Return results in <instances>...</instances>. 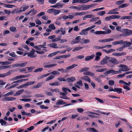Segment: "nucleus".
I'll return each instance as SVG.
<instances>
[{"label":"nucleus","mask_w":132,"mask_h":132,"mask_svg":"<svg viewBox=\"0 0 132 132\" xmlns=\"http://www.w3.org/2000/svg\"><path fill=\"white\" fill-rule=\"evenodd\" d=\"M107 66L109 67H113L115 65L119 63V61L116 58L112 57H109L108 61Z\"/></svg>","instance_id":"obj_1"},{"label":"nucleus","mask_w":132,"mask_h":132,"mask_svg":"<svg viewBox=\"0 0 132 132\" xmlns=\"http://www.w3.org/2000/svg\"><path fill=\"white\" fill-rule=\"evenodd\" d=\"M95 5V4L91 5H84L80 6L79 10H85L89 9L90 8L93 7Z\"/></svg>","instance_id":"obj_2"},{"label":"nucleus","mask_w":132,"mask_h":132,"mask_svg":"<svg viewBox=\"0 0 132 132\" xmlns=\"http://www.w3.org/2000/svg\"><path fill=\"white\" fill-rule=\"evenodd\" d=\"M118 67L119 68H122L119 69L121 72L126 71L130 70V69L128 67L127 65L124 64H120L118 66Z\"/></svg>","instance_id":"obj_3"},{"label":"nucleus","mask_w":132,"mask_h":132,"mask_svg":"<svg viewBox=\"0 0 132 132\" xmlns=\"http://www.w3.org/2000/svg\"><path fill=\"white\" fill-rule=\"evenodd\" d=\"M111 32V31L109 29H106V31H97L94 32V33L96 35L103 34L105 35L107 34H110Z\"/></svg>","instance_id":"obj_4"},{"label":"nucleus","mask_w":132,"mask_h":132,"mask_svg":"<svg viewBox=\"0 0 132 132\" xmlns=\"http://www.w3.org/2000/svg\"><path fill=\"white\" fill-rule=\"evenodd\" d=\"M35 51L33 49H32L30 52L28 53V57L31 58L35 57L37 56V55L35 54Z\"/></svg>","instance_id":"obj_5"},{"label":"nucleus","mask_w":132,"mask_h":132,"mask_svg":"<svg viewBox=\"0 0 132 132\" xmlns=\"http://www.w3.org/2000/svg\"><path fill=\"white\" fill-rule=\"evenodd\" d=\"M109 56H105L101 60L100 62V64L101 65H104L106 63L107 65L108 61V60Z\"/></svg>","instance_id":"obj_6"},{"label":"nucleus","mask_w":132,"mask_h":132,"mask_svg":"<svg viewBox=\"0 0 132 132\" xmlns=\"http://www.w3.org/2000/svg\"><path fill=\"white\" fill-rule=\"evenodd\" d=\"M16 99L15 98L11 97H4L2 98L1 100L2 101H12L15 100Z\"/></svg>","instance_id":"obj_7"},{"label":"nucleus","mask_w":132,"mask_h":132,"mask_svg":"<svg viewBox=\"0 0 132 132\" xmlns=\"http://www.w3.org/2000/svg\"><path fill=\"white\" fill-rule=\"evenodd\" d=\"M123 31L125 33V35H124V36H128L131 35V30L125 29L123 30Z\"/></svg>","instance_id":"obj_8"},{"label":"nucleus","mask_w":132,"mask_h":132,"mask_svg":"<svg viewBox=\"0 0 132 132\" xmlns=\"http://www.w3.org/2000/svg\"><path fill=\"white\" fill-rule=\"evenodd\" d=\"M78 65L77 64H72L71 65L69 66L66 67L65 69L66 73H68L69 72L68 70L71 69L73 68H74L77 66Z\"/></svg>","instance_id":"obj_9"},{"label":"nucleus","mask_w":132,"mask_h":132,"mask_svg":"<svg viewBox=\"0 0 132 132\" xmlns=\"http://www.w3.org/2000/svg\"><path fill=\"white\" fill-rule=\"evenodd\" d=\"M123 44H124L123 47L124 48L129 47L132 44V41L128 42L127 41H126L123 42Z\"/></svg>","instance_id":"obj_10"},{"label":"nucleus","mask_w":132,"mask_h":132,"mask_svg":"<svg viewBox=\"0 0 132 132\" xmlns=\"http://www.w3.org/2000/svg\"><path fill=\"white\" fill-rule=\"evenodd\" d=\"M114 40V39L113 38H109L100 40H98V42L101 43H107L113 41Z\"/></svg>","instance_id":"obj_11"},{"label":"nucleus","mask_w":132,"mask_h":132,"mask_svg":"<svg viewBox=\"0 0 132 132\" xmlns=\"http://www.w3.org/2000/svg\"><path fill=\"white\" fill-rule=\"evenodd\" d=\"M81 39V37L78 36L76 37L74 40L71 42V44H75L79 42L80 40Z\"/></svg>","instance_id":"obj_12"},{"label":"nucleus","mask_w":132,"mask_h":132,"mask_svg":"<svg viewBox=\"0 0 132 132\" xmlns=\"http://www.w3.org/2000/svg\"><path fill=\"white\" fill-rule=\"evenodd\" d=\"M50 7L52 8H55L57 9H60V8H62V7L63 5L61 4L60 3H56L55 5L51 6Z\"/></svg>","instance_id":"obj_13"},{"label":"nucleus","mask_w":132,"mask_h":132,"mask_svg":"<svg viewBox=\"0 0 132 132\" xmlns=\"http://www.w3.org/2000/svg\"><path fill=\"white\" fill-rule=\"evenodd\" d=\"M81 79L86 81H88L89 83H90L91 81L90 78L87 76H84L81 78Z\"/></svg>","instance_id":"obj_14"},{"label":"nucleus","mask_w":132,"mask_h":132,"mask_svg":"<svg viewBox=\"0 0 132 132\" xmlns=\"http://www.w3.org/2000/svg\"><path fill=\"white\" fill-rule=\"evenodd\" d=\"M67 103V102L63 101V100L60 99L57 100V102L55 103V104L56 105H63Z\"/></svg>","instance_id":"obj_15"},{"label":"nucleus","mask_w":132,"mask_h":132,"mask_svg":"<svg viewBox=\"0 0 132 132\" xmlns=\"http://www.w3.org/2000/svg\"><path fill=\"white\" fill-rule=\"evenodd\" d=\"M102 54V53L100 52L96 53L95 60L96 61L99 60L100 59V56H101Z\"/></svg>","instance_id":"obj_16"},{"label":"nucleus","mask_w":132,"mask_h":132,"mask_svg":"<svg viewBox=\"0 0 132 132\" xmlns=\"http://www.w3.org/2000/svg\"><path fill=\"white\" fill-rule=\"evenodd\" d=\"M89 30L87 28H86L82 30L81 32L80 33V34L81 35H86L88 34V32H87Z\"/></svg>","instance_id":"obj_17"},{"label":"nucleus","mask_w":132,"mask_h":132,"mask_svg":"<svg viewBox=\"0 0 132 132\" xmlns=\"http://www.w3.org/2000/svg\"><path fill=\"white\" fill-rule=\"evenodd\" d=\"M126 53L125 52H122L121 53H113L112 55L116 56H120L126 54Z\"/></svg>","instance_id":"obj_18"},{"label":"nucleus","mask_w":132,"mask_h":132,"mask_svg":"<svg viewBox=\"0 0 132 132\" xmlns=\"http://www.w3.org/2000/svg\"><path fill=\"white\" fill-rule=\"evenodd\" d=\"M86 130L88 132H91V131L93 132H98L94 128H86Z\"/></svg>","instance_id":"obj_19"},{"label":"nucleus","mask_w":132,"mask_h":132,"mask_svg":"<svg viewBox=\"0 0 132 132\" xmlns=\"http://www.w3.org/2000/svg\"><path fill=\"white\" fill-rule=\"evenodd\" d=\"M43 83L42 82H40L38 83L36 85L33 86L32 87V89H37L41 87L42 86Z\"/></svg>","instance_id":"obj_20"},{"label":"nucleus","mask_w":132,"mask_h":132,"mask_svg":"<svg viewBox=\"0 0 132 132\" xmlns=\"http://www.w3.org/2000/svg\"><path fill=\"white\" fill-rule=\"evenodd\" d=\"M76 79L74 77H71L67 78L66 80L67 82H73V81H75Z\"/></svg>","instance_id":"obj_21"},{"label":"nucleus","mask_w":132,"mask_h":132,"mask_svg":"<svg viewBox=\"0 0 132 132\" xmlns=\"http://www.w3.org/2000/svg\"><path fill=\"white\" fill-rule=\"evenodd\" d=\"M83 74L84 75H88L91 76H93L95 75L94 73H92L88 71H87L84 72L83 73Z\"/></svg>","instance_id":"obj_22"},{"label":"nucleus","mask_w":132,"mask_h":132,"mask_svg":"<svg viewBox=\"0 0 132 132\" xmlns=\"http://www.w3.org/2000/svg\"><path fill=\"white\" fill-rule=\"evenodd\" d=\"M48 46L52 48H58V47L57 44L55 43H53L51 44H49L48 45Z\"/></svg>","instance_id":"obj_23"},{"label":"nucleus","mask_w":132,"mask_h":132,"mask_svg":"<svg viewBox=\"0 0 132 132\" xmlns=\"http://www.w3.org/2000/svg\"><path fill=\"white\" fill-rule=\"evenodd\" d=\"M95 56V55L93 54L90 56H88L85 57V60L86 61H88L93 59Z\"/></svg>","instance_id":"obj_24"},{"label":"nucleus","mask_w":132,"mask_h":132,"mask_svg":"<svg viewBox=\"0 0 132 132\" xmlns=\"http://www.w3.org/2000/svg\"><path fill=\"white\" fill-rule=\"evenodd\" d=\"M24 91V90L23 89H20L17 91L16 93L14 95V96H18L21 94Z\"/></svg>","instance_id":"obj_25"},{"label":"nucleus","mask_w":132,"mask_h":132,"mask_svg":"<svg viewBox=\"0 0 132 132\" xmlns=\"http://www.w3.org/2000/svg\"><path fill=\"white\" fill-rule=\"evenodd\" d=\"M60 52V51H57L52 53H51L49 54L48 56L49 57H52L53 56H55Z\"/></svg>","instance_id":"obj_26"},{"label":"nucleus","mask_w":132,"mask_h":132,"mask_svg":"<svg viewBox=\"0 0 132 132\" xmlns=\"http://www.w3.org/2000/svg\"><path fill=\"white\" fill-rule=\"evenodd\" d=\"M35 82V81H29L27 82L26 83L24 84V85L26 87L30 85H32Z\"/></svg>","instance_id":"obj_27"},{"label":"nucleus","mask_w":132,"mask_h":132,"mask_svg":"<svg viewBox=\"0 0 132 132\" xmlns=\"http://www.w3.org/2000/svg\"><path fill=\"white\" fill-rule=\"evenodd\" d=\"M57 65L56 64H50L46 65H45L44 66V67L46 68H50L53 67H54Z\"/></svg>","instance_id":"obj_28"},{"label":"nucleus","mask_w":132,"mask_h":132,"mask_svg":"<svg viewBox=\"0 0 132 132\" xmlns=\"http://www.w3.org/2000/svg\"><path fill=\"white\" fill-rule=\"evenodd\" d=\"M13 94V91H11L10 92H9L6 93V94L4 95L3 96L4 97H8L10 95H12Z\"/></svg>","instance_id":"obj_29"},{"label":"nucleus","mask_w":132,"mask_h":132,"mask_svg":"<svg viewBox=\"0 0 132 132\" xmlns=\"http://www.w3.org/2000/svg\"><path fill=\"white\" fill-rule=\"evenodd\" d=\"M89 69V68L87 67L82 68H81V69L79 71L81 72H85L88 71Z\"/></svg>","instance_id":"obj_30"},{"label":"nucleus","mask_w":132,"mask_h":132,"mask_svg":"<svg viewBox=\"0 0 132 132\" xmlns=\"http://www.w3.org/2000/svg\"><path fill=\"white\" fill-rule=\"evenodd\" d=\"M62 89L63 92L67 93V91L69 92H71V90L67 88L63 87L62 88Z\"/></svg>","instance_id":"obj_31"},{"label":"nucleus","mask_w":132,"mask_h":132,"mask_svg":"<svg viewBox=\"0 0 132 132\" xmlns=\"http://www.w3.org/2000/svg\"><path fill=\"white\" fill-rule=\"evenodd\" d=\"M61 11L60 10H56L55 9H54L53 13L54 15H56L59 14L61 12Z\"/></svg>","instance_id":"obj_32"},{"label":"nucleus","mask_w":132,"mask_h":132,"mask_svg":"<svg viewBox=\"0 0 132 132\" xmlns=\"http://www.w3.org/2000/svg\"><path fill=\"white\" fill-rule=\"evenodd\" d=\"M122 89L120 88H115L114 92H117L118 93H120L122 92Z\"/></svg>","instance_id":"obj_33"},{"label":"nucleus","mask_w":132,"mask_h":132,"mask_svg":"<svg viewBox=\"0 0 132 132\" xmlns=\"http://www.w3.org/2000/svg\"><path fill=\"white\" fill-rule=\"evenodd\" d=\"M86 14V12H76L75 13V16H77L78 15H84L85 14Z\"/></svg>","instance_id":"obj_34"},{"label":"nucleus","mask_w":132,"mask_h":132,"mask_svg":"<svg viewBox=\"0 0 132 132\" xmlns=\"http://www.w3.org/2000/svg\"><path fill=\"white\" fill-rule=\"evenodd\" d=\"M11 71H8L6 73L2 74V78L6 76L9 75H11Z\"/></svg>","instance_id":"obj_35"},{"label":"nucleus","mask_w":132,"mask_h":132,"mask_svg":"<svg viewBox=\"0 0 132 132\" xmlns=\"http://www.w3.org/2000/svg\"><path fill=\"white\" fill-rule=\"evenodd\" d=\"M50 90L52 92V93H59L60 92L59 89L57 88H56L54 89H50Z\"/></svg>","instance_id":"obj_36"},{"label":"nucleus","mask_w":132,"mask_h":132,"mask_svg":"<svg viewBox=\"0 0 132 132\" xmlns=\"http://www.w3.org/2000/svg\"><path fill=\"white\" fill-rule=\"evenodd\" d=\"M11 67V65L2 66L0 67V70L9 68Z\"/></svg>","instance_id":"obj_37"},{"label":"nucleus","mask_w":132,"mask_h":132,"mask_svg":"<svg viewBox=\"0 0 132 132\" xmlns=\"http://www.w3.org/2000/svg\"><path fill=\"white\" fill-rule=\"evenodd\" d=\"M91 1V0H79V3L81 4H84Z\"/></svg>","instance_id":"obj_38"},{"label":"nucleus","mask_w":132,"mask_h":132,"mask_svg":"<svg viewBox=\"0 0 132 132\" xmlns=\"http://www.w3.org/2000/svg\"><path fill=\"white\" fill-rule=\"evenodd\" d=\"M34 39L35 38L32 37L28 38L27 39V40L26 41V43L27 45H28L30 42V41H32L34 40Z\"/></svg>","instance_id":"obj_39"},{"label":"nucleus","mask_w":132,"mask_h":132,"mask_svg":"<svg viewBox=\"0 0 132 132\" xmlns=\"http://www.w3.org/2000/svg\"><path fill=\"white\" fill-rule=\"evenodd\" d=\"M10 30L13 32H15L17 31L16 28L13 27H11L10 28Z\"/></svg>","instance_id":"obj_40"},{"label":"nucleus","mask_w":132,"mask_h":132,"mask_svg":"<svg viewBox=\"0 0 132 132\" xmlns=\"http://www.w3.org/2000/svg\"><path fill=\"white\" fill-rule=\"evenodd\" d=\"M0 123L2 126L6 125V124L7 123V122L3 119H0Z\"/></svg>","instance_id":"obj_41"},{"label":"nucleus","mask_w":132,"mask_h":132,"mask_svg":"<svg viewBox=\"0 0 132 132\" xmlns=\"http://www.w3.org/2000/svg\"><path fill=\"white\" fill-rule=\"evenodd\" d=\"M20 101H24L25 102H29L31 101V98L28 99H21L20 100Z\"/></svg>","instance_id":"obj_42"},{"label":"nucleus","mask_w":132,"mask_h":132,"mask_svg":"<svg viewBox=\"0 0 132 132\" xmlns=\"http://www.w3.org/2000/svg\"><path fill=\"white\" fill-rule=\"evenodd\" d=\"M112 19H113L112 15L109 16H106L105 18V20L107 21H110Z\"/></svg>","instance_id":"obj_43"},{"label":"nucleus","mask_w":132,"mask_h":132,"mask_svg":"<svg viewBox=\"0 0 132 132\" xmlns=\"http://www.w3.org/2000/svg\"><path fill=\"white\" fill-rule=\"evenodd\" d=\"M51 73L55 75H59L60 74V73L58 71H54Z\"/></svg>","instance_id":"obj_44"},{"label":"nucleus","mask_w":132,"mask_h":132,"mask_svg":"<svg viewBox=\"0 0 132 132\" xmlns=\"http://www.w3.org/2000/svg\"><path fill=\"white\" fill-rule=\"evenodd\" d=\"M105 13V12L104 11H102L98 12L97 13V14L99 15L102 16L104 15Z\"/></svg>","instance_id":"obj_45"},{"label":"nucleus","mask_w":132,"mask_h":132,"mask_svg":"<svg viewBox=\"0 0 132 132\" xmlns=\"http://www.w3.org/2000/svg\"><path fill=\"white\" fill-rule=\"evenodd\" d=\"M48 28L52 29V30H55L56 29V27L54 26V24H50L48 26Z\"/></svg>","instance_id":"obj_46"},{"label":"nucleus","mask_w":132,"mask_h":132,"mask_svg":"<svg viewBox=\"0 0 132 132\" xmlns=\"http://www.w3.org/2000/svg\"><path fill=\"white\" fill-rule=\"evenodd\" d=\"M11 63L12 62L10 61H2V65H6L9 64Z\"/></svg>","instance_id":"obj_47"},{"label":"nucleus","mask_w":132,"mask_h":132,"mask_svg":"<svg viewBox=\"0 0 132 132\" xmlns=\"http://www.w3.org/2000/svg\"><path fill=\"white\" fill-rule=\"evenodd\" d=\"M99 18L98 17H96L95 18H92V19H90L89 21H96L99 19Z\"/></svg>","instance_id":"obj_48"},{"label":"nucleus","mask_w":132,"mask_h":132,"mask_svg":"<svg viewBox=\"0 0 132 132\" xmlns=\"http://www.w3.org/2000/svg\"><path fill=\"white\" fill-rule=\"evenodd\" d=\"M43 70V68H39L35 70L34 72H41Z\"/></svg>","instance_id":"obj_49"},{"label":"nucleus","mask_w":132,"mask_h":132,"mask_svg":"<svg viewBox=\"0 0 132 132\" xmlns=\"http://www.w3.org/2000/svg\"><path fill=\"white\" fill-rule=\"evenodd\" d=\"M107 69L106 68H104L101 69H96V71L97 72H103L104 71H106L107 70Z\"/></svg>","instance_id":"obj_50"},{"label":"nucleus","mask_w":132,"mask_h":132,"mask_svg":"<svg viewBox=\"0 0 132 132\" xmlns=\"http://www.w3.org/2000/svg\"><path fill=\"white\" fill-rule=\"evenodd\" d=\"M49 85L52 86H58L59 85V82H55L53 83H50Z\"/></svg>","instance_id":"obj_51"},{"label":"nucleus","mask_w":132,"mask_h":132,"mask_svg":"<svg viewBox=\"0 0 132 132\" xmlns=\"http://www.w3.org/2000/svg\"><path fill=\"white\" fill-rule=\"evenodd\" d=\"M69 8L71 9H76L77 10H79V7H78L77 6H72L69 7Z\"/></svg>","instance_id":"obj_52"},{"label":"nucleus","mask_w":132,"mask_h":132,"mask_svg":"<svg viewBox=\"0 0 132 132\" xmlns=\"http://www.w3.org/2000/svg\"><path fill=\"white\" fill-rule=\"evenodd\" d=\"M121 73V72L120 70H119V69H118V70L115 71L114 70L113 75H116Z\"/></svg>","instance_id":"obj_53"},{"label":"nucleus","mask_w":132,"mask_h":132,"mask_svg":"<svg viewBox=\"0 0 132 132\" xmlns=\"http://www.w3.org/2000/svg\"><path fill=\"white\" fill-rule=\"evenodd\" d=\"M115 83L114 81L113 80H110L108 81V84L109 85L111 86L114 85Z\"/></svg>","instance_id":"obj_54"},{"label":"nucleus","mask_w":132,"mask_h":132,"mask_svg":"<svg viewBox=\"0 0 132 132\" xmlns=\"http://www.w3.org/2000/svg\"><path fill=\"white\" fill-rule=\"evenodd\" d=\"M125 75H126V74H125V73L122 74H120L117 75V77L118 78H122L124 77L125 76Z\"/></svg>","instance_id":"obj_55"},{"label":"nucleus","mask_w":132,"mask_h":132,"mask_svg":"<svg viewBox=\"0 0 132 132\" xmlns=\"http://www.w3.org/2000/svg\"><path fill=\"white\" fill-rule=\"evenodd\" d=\"M83 47H76L73 50V51L75 52L76 51H79L83 48Z\"/></svg>","instance_id":"obj_56"},{"label":"nucleus","mask_w":132,"mask_h":132,"mask_svg":"<svg viewBox=\"0 0 132 132\" xmlns=\"http://www.w3.org/2000/svg\"><path fill=\"white\" fill-rule=\"evenodd\" d=\"M60 30L61 33L62 34L64 35L65 33V28H60Z\"/></svg>","instance_id":"obj_57"},{"label":"nucleus","mask_w":132,"mask_h":132,"mask_svg":"<svg viewBox=\"0 0 132 132\" xmlns=\"http://www.w3.org/2000/svg\"><path fill=\"white\" fill-rule=\"evenodd\" d=\"M54 77V76H53V75H51L46 78V81H48V80H49L52 79Z\"/></svg>","instance_id":"obj_58"},{"label":"nucleus","mask_w":132,"mask_h":132,"mask_svg":"<svg viewBox=\"0 0 132 132\" xmlns=\"http://www.w3.org/2000/svg\"><path fill=\"white\" fill-rule=\"evenodd\" d=\"M29 7V6H26L24 7H21L20 8V9L22 10V12L25 11L27 9H28Z\"/></svg>","instance_id":"obj_59"},{"label":"nucleus","mask_w":132,"mask_h":132,"mask_svg":"<svg viewBox=\"0 0 132 132\" xmlns=\"http://www.w3.org/2000/svg\"><path fill=\"white\" fill-rule=\"evenodd\" d=\"M35 96L36 97H44V96L42 94H35Z\"/></svg>","instance_id":"obj_60"},{"label":"nucleus","mask_w":132,"mask_h":132,"mask_svg":"<svg viewBox=\"0 0 132 132\" xmlns=\"http://www.w3.org/2000/svg\"><path fill=\"white\" fill-rule=\"evenodd\" d=\"M5 5L6 6H4V7L8 8H12V7H15L16 6L15 5L10 4H5Z\"/></svg>","instance_id":"obj_61"},{"label":"nucleus","mask_w":132,"mask_h":132,"mask_svg":"<svg viewBox=\"0 0 132 132\" xmlns=\"http://www.w3.org/2000/svg\"><path fill=\"white\" fill-rule=\"evenodd\" d=\"M94 15L92 14L86 15L85 16V18H91L93 17H94Z\"/></svg>","instance_id":"obj_62"},{"label":"nucleus","mask_w":132,"mask_h":132,"mask_svg":"<svg viewBox=\"0 0 132 132\" xmlns=\"http://www.w3.org/2000/svg\"><path fill=\"white\" fill-rule=\"evenodd\" d=\"M123 88L124 89H126V91L129 90H130V88L128 86L126 85H123Z\"/></svg>","instance_id":"obj_63"},{"label":"nucleus","mask_w":132,"mask_h":132,"mask_svg":"<svg viewBox=\"0 0 132 132\" xmlns=\"http://www.w3.org/2000/svg\"><path fill=\"white\" fill-rule=\"evenodd\" d=\"M54 8H52L48 9L47 11V12L48 13L50 14L54 12Z\"/></svg>","instance_id":"obj_64"}]
</instances>
